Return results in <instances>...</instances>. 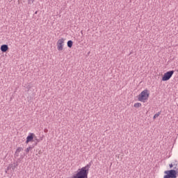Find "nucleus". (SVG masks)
I'll return each instance as SVG.
<instances>
[{
	"label": "nucleus",
	"mask_w": 178,
	"mask_h": 178,
	"mask_svg": "<svg viewBox=\"0 0 178 178\" xmlns=\"http://www.w3.org/2000/svg\"><path fill=\"white\" fill-rule=\"evenodd\" d=\"M149 98V90L147 89H145L143 90L138 96V99L140 101V102H145L146 101H148V99Z\"/></svg>",
	"instance_id": "1"
},
{
	"label": "nucleus",
	"mask_w": 178,
	"mask_h": 178,
	"mask_svg": "<svg viewBox=\"0 0 178 178\" xmlns=\"http://www.w3.org/2000/svg\"><path fill=\"white\" fill-rule=\"evenodd\" d=\"M164 175L163 178H177V171L176 170H165L164 172Z\"/></svg>",
	"instance_id": "2"
},
{
	"label": "nucleus",
	"mask_w": 178,
	"mask_h": 178,
	"mask_svg": "<svg viewBox=\"0 0 178 178\" xmlns=\"http://www.w3.org/2000/svg\"><path fill=\"white\" fill-rule=\"evenodd\" d=\"M65 39L63 38H61L58 40V41L56 42L58 51H63V49L65 48Z\"/></svg>",
	"instance_id": "3"
},
{
	"label": "nucleus",
	"mask_w": 178,
	"mask_h": 178,
	"mask_svg": "<svg viewBox=\"0 0 178 178\" xmlns=\"http://www.w3.org/2000/svg\"><path fill=\"white\" fill-rule=\"evenodd\" d=\"M174 74L175 71L173 70L165 72L162 76V81H168V80H170Z\"/></svg>",
	"instance_id": "4"
},
{
	"label": "nucleus",
	"mask_w": 178,
	"mask_h": 178,
	"mask_svg": "<svg viewBox=\"0 0 178 178\" xmlns=\"http://www.w3.org/2000/svg\"><path fill=\"white\" fill-rule=\"evenodd\" d=\"M35 137V134H34V133H29L26 137V144H29V143H33Z\"/></svg>",
	"instance_id": "5"
},
{
	"label": "nucleus",
	"mask_w": 178,
	"mask_h": 178,
	"mask_svg": "<svg viewBox=\"0 0 178 178\" xmlns=\"http://www.w3.org/2000/svg\"><path fill=\"white\" fill-rule=\"evenodd\" d=\"M0 49L1 52H7V51H9V46L8 44H3L1 46Z\"/></svg>",
	"instance_id": "6"
},
{
	"label": "nucleus",
	"mask_w": 178,
	"mask_h": 178,
	"mask_svg": "<svg viewBox=\"0 0 178 178\" xmlns=\"http://www.w3.org/2000/svg\"><path fill=\"white\" fill-rule=\"evenodd\" d=\"M67 45L68 48H72L73 47V41L68 40L67 42Z\"/></svg>",
	"instance_id": "7"
},
{
	"label": "nucleus",
	"mask_w": 178,
	"mask_h": 178,
	"mask_svg": "<svg viewBox=\"0 0 178 178\" xmlns=\"http://www.w3.org/2000/svg\"><path fill=\"white\" fill-rule=\"evenodd\" d=\"M134 108H141L142 104H141V103H135L134 104Z\"/></svg>",
	"instance_id": "8"
},
{
	"label": "nucleus",
	"mask_w": 178,
	"mask_h": 178,
	"mask_svg": "<svg viewBox=\"0 0 178 178\" xmlns=\"http://www.w3.org/2000/svg\"><path fill=\"white\" fill-rule=\"evenodd\" d=\"M22 151H23V148L22 147H18L15 151V154H20V152H22Z\"/></svg>",
	"instance_id": "9"
},
{
	"label": "nucleus",
	"mask_w": 178,
	"mask_h": 178,
	"mask_svg": "<svg viewBox=\"0 0 178 178\" xmlns=\"http://www.w3.org/2000/svg\"><path fill=\"white\" fill-rule=\"evenodd\" d=\"M173 166H177V163H171L169 165L170 169H172Z\"/></svg>",
	"instance_id": "10"
},
{
	"label": "nucleus",
	"mask_w": 178,
	"mask_h": 178,
	"mask_svg": "<svg viewBox=\"0 0 178 178\" xmlns=\"http://www.w3.org/2000/svg\"><path fill=\"white\" fill-rule=\"evenodd\" d=\"M159 115H161V113H156L153 117L154 119H156V118H159Z\"/></svg>",
	"instance_id": "11"
},
{
	"label": "nucleus",
	"mask_w": 178,
	"mask_h": 178,
	"mask_svg": "<svg viewBox=\"0 0 178 178\" xmlns=\"http://www.w3.org/2000/svg\"><path fill=\"white\" fill-rule=\"evenodd\" d=\"M30 149H31V147H27L26 149V152L27 153V154H29V152H30Z\"/></svg>",
	"instance_id": "12"
},
{
	"label": "nucleus",
	"mask_w": 178,
	"mask_h": 178,
	"mask_svg": "<svg viewBox=\"0 0 178 178\" xmlns=\"http://www.w3.org/2000/svg\"><path fill=\"white\" fill-rule=\"evenodd\" d=\"M33 2H34V0H29V1H28V3H33Z\"/></svg>",
	"instance_id": "13"
}]
</instances>
